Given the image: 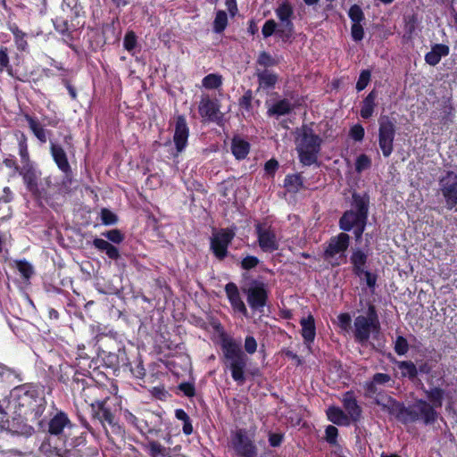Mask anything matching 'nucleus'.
<instances>
[{
	"mask_svg": "<svg viewBox=\"0 0 457 457\" xmlns=\"http://www.w3.org/2000/svg\"><path fill=\"white\" fill-rule=\"evenodd\" d=\"M220 347L223 353V363L230 370L231 377L238 386L245 383V370L248 357L242 350L241 341L223 336L220 339Z\"/></svg>",
	"mask_w": 457,
	"mask_h": 457,
	"instance_id": "1",
	"label": "nucleus"
},
{
	"mask_svg": "<svg viewBox=\"0 0 457 457\" xmlns=\"http://www.w3.org/2000/svg\"><path fill=\"white\" fill-rule=\"evenodd\" d=\"M9 405L19 416L29 412L34 414V418H39L46 410V402L40 396L37 389L31 385L16 386L11 392Z\"/></svg>",
	"mask_w": 457,
	"mask_h": 457,
	"instance_id": "2",
	"label": "nucleus"
},
{
	"mask_svg": "<svg viewBox=\"0 0 457 457\" xmlns=\"http://www.w3.org/2000/svg\"><path fill=\"white\" fill-rule=\"evenodd\" d=\"M295 134V149L300 162L305 166L316 163L322 143L320 137L307 125L297 129Z\"/></svg>",
	"mask_w": 457,
	"mask_h": 457,
	"instance_id": "3",
	"label": "nucleus"
},
{
	"mask_svg": "<svg viewBox=\"0 0 457 457\" xmlns=\"http://www.w3.org/2000/svg\"><path fill=\"white\" fill-rule=\"evenodd\" d=\"M402 413L399 421L403 424L421 421L428 426L434 424L438 418V412L433 405L422 399L416 400L407 407L403 404Z\"/></svg>",
	"mask_w": 457,
	"mask_h": 457,
	"instance_id": "4",
	"label": "nucleus"
},
{
	"mask_svg": "<svg viewBox=\"0 0 457 457\" xmlns=\"http://www.w3.org/2000/svg\"><path fill=\"white\" fill-rule=\"evenodd\" d=\"M380 330L379 318L376 307L371 303H368L366 315H359L353 322V336L356 342L366 344L370 334H378Z\"/></svg>",
	"mask_w": 457,
	"mask_h": 457,
	"instance_id": "5",
	"label": "nucleus"
},
{
	"mask_svg": "<svg viewBox=\"0 0 457 457\" xmlns=\"http://www.w3.org/2000/svg\"><path fill=\"white\" fill-rule=\"evenodd\" d=\"M275 13L279 21L278 23V37L283 43H292L295 37V25L293 22L295 12L289 0H280L278 2Z\"/></svg>",
	"mask_w": 457,
	"mask_h": 457,
	"instance_id": "6",
	"label": "nucleus"
},
{
	"mask_svg": "<svg viewBox=\"0 0 457 457\" xmlns=\"http://www.w3.org/2000/svg\"><path fill=\"white\" fill-rule=\"evenodd\" d=\"M396 121L386 115L378 119V145L385 157L390 156L394 151V140L396 132Z\"/></svg>",
	"mask_w": 457,
	"mask_h": 457,
	"instance_id": "7",
	"label": "nucleus"
},
{
	"mask_svg": "<svg viewBox=\"0 0 457 457\" xmlns=\"http://www.w3.org/2000/svg\"><path fill=\"white\" fill-rule=\"evenodd\" d=\"M242 290L246 295V300L250 308L262 312L268 302V290L265 284L253 279L247 287H243Z\"/></svg>",
	"mask_w": 457,
	"mask_h": 457,
	"instance_id": "8",
	"label": "nucleus"
},
{
	"mask_svg": "<svg viewBox=\"0 0 457 457\" xmlns=\"http://www.w3.org/2000/svg\"><path fill=\"white\" fill-rule=\"evenodd\" d=\"M23 179L26 188L37 198H46V191L38 186V179L41 175L33 162L24 163L21 165L18 172Z\"/></svg>",
	"mask_w": 457,
	"mask_h": 457,
	"instance_id": "9",
	"label": "nucleus"
},
{
	"mask_svg": "<svg viewBox=\"0 0 457 457\" xmlns=\"http://www.w3.org/2000/svg\"><path fill=\"white\" fill-rule=\"evenodd\" d=\"M235 237V232L228 228H222L212 234L210 249L219 261L228 256V247Z\"/></svg>",
	"mask_w": 457,
	"mask_h": 457,
	"instance_id": "10",
	"label": "nucleus"
},
{
	"mask_svg": "<svg viewBox=\"0 0 457 457\" xmlns=\"http://www.w3.org/2000/svg\"><path fill=\"white\" fill-rule=\"evenodd\" d=\"M439 189L445 198L446 208L453 209L457 205V174L447 170L438 181Z\"/></svg>",
	"mask_w": 457,
	"mask_h": 457,
	"instance_id": "11",
	"label": "nucleus"
},
{
	"mask_svg": "<svg viewBox=\"0 0 457 457\" xmlns=\"http://www.w3.org/2000/svg\"><path fill=\"white\" fill-rule=\"evenodd\" d=\"M231 445L237 457H257L258 449L245 430H237L231 437Z\"/></svg>",
	"mask_w": 457,
	"mask_h": 457,
	"instance_id": "12",
	"label": "nucleus"
},
{
	"mask_svg": "<svg viewBox=\"0 0 457 457\" xmlns=\"http://www.w3.org/2000/svg\"><path fill=\"white\" fill-rule=\"evenodd\" d=\"M91 413L94 419L98 420L103 425L107 422L112 428L113 432L120 434L121 428L119 426L115 415L107 407V399L96 400L89 403Z\"/></svg>",
	"mask_w": 457,
	"mask_h": 457,
	"instance_id": "13",
	"label": "nucleus"
},
{
	"mask_svg": "<svg viewBox=\"0 0 457 457\" xmlns=\"http://www.w3.org/2000/svg\"><path fill=\"white\" fill-rule=\"evenodd\" d=\"M255 232L258 245L262 252L272 253L278 249L279 243L271 226L266 223H258L255 225Z\"/></svg>",
	"mask_w": 457,
	"mask_h": 457,
	"instance_id": "14",
	"label": "nucleus"
},
{
	"mask_svg": "<svg viewBox=\"0 0 457 457\" xmlns=\"http://www.w3.org/2000/svg\"><path fill=\"white\" fill-rule=\"evenodd\" d=\"M349 245L350 236L345 232H341L338 235L332 237L327 243V246L324 250V259L327 261H332L337 255L345 257V253L348 249Z\"/></svg>",
	"mask_w": 457,
	"mask_h": 457,
	"instance_id": "15",
	"label": "nucleus"
},
{
	"mask_svg": "<svg viewBox=\"0 0 457 457\" xmlns=\"http://www.w3.org/2000/svg\"><path fill=\"white\" fill-rule=\"evenodd\" d=\"M50 153L58 169L63 173L62 186L67 187L72 181L71 167L69 163L67 154L62 146L57 143H50Z\"/></svg>",
	"mask_w": 457,
	"mask_h": 457,
	"instance_id": "16",
	"label": "nucleus"
},
{
	"mask_svg": "<svg viewBox=\"0 0 457 457\" xmlns=\"http://www.w3.org/2000/svg\"><path fill=\"white\" fill-rule=\"evenodd\" d=\"M265 105L267 107V116L276 119L291 113L295 107L287 98L270 99L265 102Z\"/></svg>",
	"mask_w": 457,
	"mask_h": 457,
	"instance_id": "17",
	"label": "nucleus"
},
{
	"mask_svg": "<svg viewBox=\"0 0 457 457\" xmlns=\"http://www.w3.org/2000/svg\"><path fill=\"white\" fill-rule=\"evenodd\" d=\"M73 427L68 414L62 410H57L48 422V432L50 435L61 436L65 428Z\"/></svg>",
	"mask_w": 457,
	"mask_h": 457,
	"instance_id": "18",
	"label": "nucleus"
},
{
	"mask_svg": "<svg viewBox=\"0 0 457 457\" xmlns=\"http://www.w3.org/2000/svg\"><path fill=\"white\" fill-rule=\"evenodd\" d=\"M342 403L345 411V412L348 415L350 421L353 423L360 421L362 410L361 407L358 404L353 391H347L343 395Z\"/></svg>",
	"mask_w": 457,
	"mask_h": 457,
	"instance_id": "19",
	"label": "nucleus"
},
{
	"mask_svg": "<svg viewBox=\"0 0 457 457\" xmlns=\"http://www.w3.org/2000/svg\"><path fill=\"white\" fill-rule=\"evenodd\" d=\"M373 399L374 403L380 406L384 411H387L390 415L395 416L399 420L400 415L403 414V403L396 401L384 393L379 394Z\"/></svg>",
	"mask_w": 457,
	"mask_h": 457,
	"instance_id": "20",
	"label": "nucleus"
},
{
	"mask_svg": "<svg viewBox=\"0 0 457 457\" xmlns=\"http://www.w3.org/2000/svg\"><path fill=\"white\" fill-rule=\"evenodd\" d=\"M188 136L189 129L187 127L186 118L183 115H179L176 120L173 136L176 149L179 153H181L186 148Z\"/></svg>",
	"mask_w": 457,
	"mask_h": 457,
	"instance_id": "21",
	"label": "nucleus"
},
{
	"mask_svg": "<svg viewBox=\"0 0 457 457\" xmlns=\"http://www.w3.org/2000/svg\"><path fill=\"white\" fill-rule=\"evenodd\" d=\"M225 292L227 294V296L229 300L231 306L236 311L242 313L245 317H247L248 312L245 307V304L241 299L237 286L233 282H229L225 286Z\"/></svg>",
	"mask_w": 457,
	"mask_h": 457,
	"instance_id": "22",
	"label": "nucleus"
},
{
	"mask_svg": "<svg viewBox=\"0 0 457 457\" xmlns=\"http://www.w3.org/2000/svg\"><path fill=\"white\" fill-rule=\"evenodd\" d=\"M368 218L361 216L354 210L345 211L339 219V228L343 231H351L354 226L367 222Z\"/></svg>",
	"mask_w": 457,
	"mask_h": 457,
	"instance_id": "23",
	"label": "nucleus"
},
{
	"mask_svg": "<svg viewBox=\"0 0 457 457\" xmlns=\"http://www.w3.org/2000/svg\"><path fill=\"white\" fill-rule=\"evenodd\" d=\"M368 257V253L361 248H355L352 252L350 262L353 266V272L359 278H361L366 270Z\"/></svg>",
	"mask_w": 457,
	"mask_h": 457,
	"instance_id": "24",
	"label": "nucleus"
},
{
	"mask_svg": "<svg viewBox=\"0 0 457 457\" xmlns=\"http://www.w3.org/2000/svg\"><path fill=\"white\" fill-rule=\"evenodd\" d=\"M450 53L448 46L444 44H435L431 47V51L425 54V62L431 65L436 66L439 63L442 57L447 56Z\"/></svg>",
	"mask_w": 457,
	"mask_h": 457,
	"instance_id": "25",
	"label": "nucleus"
},
{
	"mask_svg": "<svg viewBox=\"0 0 457 457\" xmlns=\"http://www.w3.org/2000/svg\"><path fill=\"white\" fill-rule=\"evenodd\" d=\"M199 113L202 117L207 118L210 120L217 119L219 108L215 102L211 100L208 96H203L198 106Z\"/></svg>",
	"mask_w": 457,
	"mask_h": 457,
	"instance_id": "26",
	"label": "nucleus"
},
{
	"mask_svg": "<svg viewBox=\"0 0 457 457\" xmlns=\"http://www.w3.org/2000/svg\"><path fill=\"white\" fill-rule=\"evenodd\" d=\"M300 325L302 327V337L306 345L312 344L316 336V328H315V320L312 315H309L306 318H303L300 320Z\"/></svg>",
	"mask_w": 457,
	"mask_h": 457,
	"instance_id": "27",
	"label": "nucleus"
},
{
	"mask_svg": "<svg viewBox=\"0 0 457 457\" xmlns=\"http://www.w3.org/2000/svg\"><path fill=\"white\" fill-rule=\"evenodd\" d=\"M353 209L361 216L368 218L369 214V204L370 197L367 194L361 195L358 193H353Z\"/></svg>",
	"mask_w": 457,
	"mask_h": 457,
	"instance_id": "28",
	"label": "nucleus"
},
{
	"mask_svg": "<svg viewBox=\"0 0 457 457\" xmlns=\"http://www.w3.org/2000/svg\"><path fill=\"white\" fill-rule=\"evenodd\" d=\"M92 245L98 251L104 252L106 255L112 260H117L120 258L119 249L107 240L96 237L93 240Z\"/></svg>",
	"mask_w": 457,
	"mask_h": 457,
	"instance_id": "29",
	"label": "nucleus"
},
{
	"mask_svg": "<svg viewBox=\"0 0 457 457\" xmlns=\"http://www.w3.org/2000/svg\"><path fill=\"white\" fill-rule=\"evenodd\" d=\"M328 419L338 426H349L351 421L348 415L339 407L330 406L327 410Z\"/></svg>",
	"mask_w": 457,
	"mask_h": 457,
	"instance_id": "30",
	"label": "nucleus"
},
{
	"mask_svg": "<svg viewBox=\"0 0 457 457\" xmlns=\"http://www.w3.org/2000/svg\"><path fill=\"white\" fill-rule=\"evenodd\" d=\"M250 151V144L238 137H235L231 142V152L237 160H244Z\"/></svg>",
	"mask_w": 457,
	"mask_h": 457,
	"instance_id": "31",
	"label": "nucleus"
},
{
	"mask_svg": "<svg viewBox=\"0 0 457 457\" xmlns=\"http://www.w3.org/2000/svg\"><path fill=\"white\" fill-rule=\"evenodd\" d=\"M25 120L28 122V125L30 130L33 132L35 137L41 142L46 143L47 141V136L50 133L48 130L45 129L40 122L34 117L25 114Z\"/></svg>",
	"mask_w": 457,
	"mask_h": 457,
	"instance_id": "32",
	"label": "nucleus"
},
{
	"mask_svg": "<svg viewBox=\"0 0 457 457\" xmlns=\"http://www.w3.org/2000/svg\"><path fill=\"white\" fill-rule=\"evenodd\" d=\"M378 94L375 90L370 91L368 96L363 99L361 104V108L360 111V114L363 119H370L374 112V108L376 106L375 101L377 99Z\"/></svg>",
	"mask_w": 457,
	"mask_h": 457,
	"instance_id": "33",
	"label": "nucleus"
},
{
	"mask_svg": "<svg viewBox=\"0 0 457 457\" xmlns=\"http://www.w3.org/2000/svg\"><path fill=\"white\" fill-rule=\"evenodd\" d=\"M256 76L258 78L260 87L262 88L274 87L278 81L277 74L268 69H264L262 71L257 70Z\"/></svg>",
	"mask_w": 457,
	"mask_h": 457,
	"instance_id": "34",
	"label": "nucleus"
},
{
	"mask_svg": "<svg viewBox=\"0 0 457 457\" xmlns=\"http://www.w3.org/2000/svg\"><path fill=\"white\" fill-rule=\"evenodd\" d=\"M16 137L18 140L19 155L21 157V163L24 164V163L32 162L29 159L27 137L25 136L24 133L19 132L18 134H16Z\"/></svg>",
	"mask_w": 457,
	"mask_h": 457,
	"instance_id": "35",
	"label": "nucleus"
},
{
	"mask_svg": "<svg viewBox=\"0 0 457 457\" xmlns=\"http://www.w3.org/2000/svg\"><path fill=\"white\" fill-rule=\"evenodd\" d=\"M284 186L288 192L296 193L303 187V180L300 174L287 175Z\"/></svg>",
	"mask_w": 457,
	"mask_h": 457,
	"instance_id": "36",
	"label": "nucleus"
},
{
	"mask_svg": "<svg viewBox=\"0 0 457 457\" xmlns=\"http://www.w3.org/2000/svg\"><path fill=\"white\" fill-rule=\"evenodd\" d=\"M397 367L401 371L403 377H407L413 379L418 375L417 366L411 361H397Z\"/></svg>",
	"mask_w": 457,
	"mask_h": 457,
	"instance_id": "37",
	"label": "nucleus"
},
{
	"mask_svg": "<svg viewBox=\"0 0 457 457\" xmlns=\"http://www.w3.org/2000/svg\"><path fill=\"white\" fill-rule=\"evenodd\" d=\"M429 403L433 405L435 410L441 408L443 404L444 391L439 387H434L426 392Z\"/></svg>",
	"mask_w": 457,
	"mask_h": 457,
	"instance_id": "38",
	"label": "nucleus"
},
{
	"mask_svg": "<svg viewBox=\"0 0 457 457\" xmlns=\"http://www.w3.org/2000/svg\"><path fill=\"white\" fill-rule=\"evenodd\" d=\"M228 26V15L225 11L219 10L213 21L212 29L215 33H222Z\"/></svg>",
	"mask_w": 457,
	"mask_h": 457,
	"instance_id": "39",
	"label": "nucleus"
},
{
	"mask_svg": "<svg viewBox=\"0 0 457 457\" xmlns=\"http://www.w3.org/2000/svg\"><path fill=\"white\" fill-rule=\"evenodd\" d=\"M14 36V41L17 48L25 51L28 48V42L26 40V34L22 32L17 25H12L10 28Z\"/></svg>",
	"mask_w": 457,
	"mask_h": 457,
	"instance_id": "40",
	"label": "nucleus"
},
{
	"mask_svg": "<svg viewBox=\"0 0 457 457\" xmlns=\"http://www.w3.org/2000/svg\"><path fill=\"white\" fill-rule=\"evenodd\" d=\"M175 417L183 422V433L187 436L193 433V426L190 417L182 409H177L175 411Z\"/></svg>",
	"mask_w": 457,
	"mask_h": 457,
	"instance_id": "41",
	"label": "nucleus"
},
{
	"mask_svg": "<svg viewBox=\"0 0 457 457\" xmlns=\"http://www.w3.org/2000/svg\"><path fill=\"white\" fill-rule=\"evenodd\" d=\"M202 84L207 89H216L222 84V76L215 73L208 74L203 79Z\"/></svg>",
	"mask_w": 457,
	"mask_h": 457,
	"instance_id": "42",
	"label": "nucleus"
},
{
	"mask_svg": "<svg viewBox=\"0 0 457 457\" xmlns=\"http://www.w3.org/2000/svg\"><path fill=\"white\" fill-rule=\"evenodd\" d=\"M15 267L26 280H29L34 274V269L32 265L26 260L15 261Z\"/></svg>",
	"mask_w": 457,
	"mask_h": 457,
	"instance_id": "43",
	"label": "nucleus"
},
{
	"mask_svg": "<svg viewBox=\"0 0 457 457\" xmlns=\"http://www.w3.org/2000/svg\"><path fill=\"white\" fill-rule=\"evenodd\" d=\"M146 447L152 457H166L168 455L167 449L156 441H150Z\"/></svg>",
	"mask_w": 457,
	"mask_h": 457,
	"instance_id": "44",
	"label": "nucleus"
},
{
	"mask_svg": "<svg viewBox=\"0 0 457 457\" xmlns=\"http://www.w3.org/2000/svg\"><path fill=\"white\" fill-rule=\"evenodd\" d=\"M256 62L258 65L262 66L265 69H267L268 67L276 66L278 64L276 59L266 51H262L259 54Z\"/></svg>",
	"mask_w": 457,
	"mask_h": 457,
	"instance_id": "45",
	"label": "nucleus"
},
{
	"mask_svg": "<svg viewBox=\"0 0 457 457\" xmlns=\"http://www.w3.org/2000/svg\"><path fill=\"white\" fill-rule=\"evenodd\" d=\"M348 16L351 19L353 24L361 23L364 21V13L361 8L358 4H353L348 11Z\"/></svg>",
	"mask_w": 457,
	"mask_h": 457,
	"instance_id": "46",
	"label": "nucleus"
},
{
	"mask_svg": "<svg viewBox=\"0 0 457 457\" xmlns=\"http://www.w3.org/2000/svg\"><path fill=\"white\" fill-rule=\"evenodd\" d=\"M101 236L107 238L113 244H120L125 238L124 234L117 228L104 231L101 234Z\"/></svg>",
	"mask_w": 457,
	"mask_h": 457,
	"instance_id": "47",
	"label": "nucleus"
},
{
	"mask_svg": "<svg viewBox=\"0 0 457 457\" xmlns=\"http://www.w3.org/2000/svg\"><path fill=\"white\" fill-rule=\"evenodd\" d=\"M278 24L273 19L266 21L262 28V33L263 37H270L273 34H276L278 36Z\"/></svg>",
	"mask_w": 457,
	"mask_h": 457,
	"instance_id": "48",
	"label": "nucleus"
},
{
	"mask_svg": "<svg viewBox=\"0 0 457 457\" xmlns=\"http://www.w3.org/2000/svg\"><path fill=\"white\" fill-rule=\"evenodd\" d=\"M395 351L398 355H404L409 351V344L403 336L396 337L395 341Z\"/></svg>",
	"mask_w": 457,
	"mask_h": 457,
	"instance_id": "49",
	"label": "nucleus"
},
{
	"mask_svg": "<svg viewBox=\"0 0 457 457\" xmlns=\"http://www.w3.org/2000/svg\"><path fill=\"white\" fill-rule=\"evenodd\" d=\"M137 38L134 31H128L124 37L123 46L124 48L131 52L137 46Z\"/></svg>",
	"mask_w": 457,
	"mask_h": 457,
	"instance_id": "50",
	"label": "nucleus"
},
{
	"mask_svg": "<svg viewBox=\"0 0 457 457\" xmlns=\"http://www.w3.org/2000/svg\"><path fill=\"white\" fill-rule=\"evenodd\" d=\"M371 165V161L370 159L369 156H367L366 154H362L361 155H359L356 159V162H355V170L358 172V173H361V171L369 169Z\"/></svg>",
	"mask_w": 457,
	"mask_h": 457,
	"instance_id": "51",
	"label": "nucleus"
},
{
	"mask_svg": "<svg viewBox=\"0 0 457 457\" xmlns=\"http://www.w3.org/2000/svg\"><path fill=\"white\" fill-rule=\"evenodd\" d=\"M363 388L365 390V396L368 398H374L375 396L383 393L380 386H377L370 381L365 382Z\"/></svg>",
	"mask_w": 457,
	"mask_h": 457,
	"instance_id": "52",
	"label": "nucleus"
},
{
	"mask_svg": "<svg viewBox=\"0 0 457 457\" xmlns=\"http://www.w3.org/2000/svg\"><path fill=\"white\" fill-rule=\"evenodd\" d=\"M371 73L369 70H363L358 79L356 83V89L358 92L363 90L369 84L370 80Z\"/></svg>",
	"mask_w": 457,
	"mask_h": 457,
	"instance_id": "53",
	"label": "nucleus"
},
{
	"mask_svg": "<svg viewBox=\"0 0 457 457\" xmlns=\"http://www.w3.org/2000/svg\"><path fill=\"white\" fill-rule=\"evenodd\" d=\"M260 262V260L253 255H246L240 262V266L243 270H250L255 268Z\"/></svg>",
	"mask_w": 457,
	"mask_h": 457,
	"instance_id": "54",
	"label": "nucleus"
},
{
	"mask_svg": "<svg viewBox=\"0 0 457 457\" xmlns=\"http://www.w3.org/2000/svg\"><path fill=\"white\" fill-rule=\"evenodd\" d=\"M101 220L104 225H113L117 222L118 218L112 212L104 208L101 211Z\"/></svg>",
	"mask_w": 457,
	"mask_h": 457,
	"instance_id": "55",
	"label": "nucleus"
},
{
	"mask_svg": "<svg viewBox=\"0 0 457 457\" xmlns=\"http://www.w3.org/2000/svg\"><path fill=\"white\" fill-rule=\"evenodd\" d=\"M365 131L361 124L353 125L349 131V136L355 141H361L364 137Z\"/></svg>",
	"mask_w": 457,
	"mask_h": 457,
	"instance_id": "56",
	"label": "nucleus"
},
{
	"mask_svg": "<svg viewBox=\"0 0 457 457\" xmlns=\"http://www.w3.org/2000/svg\"><path fill=\"white\" fill-rule=\"evenodd\" d=\"M54 26L55 30L62 35H66L69 32V23L68 21L65 19H62L61 17L55 18V20L54 21Z\"/></svg>",
	"mask_w": 457,
	"mask_h": 457,
	"instance_id": "57",
	"label": "nucleus"
},
{
	"mask_svg": "<svg viewBox=\"0 0 457 457\" xmlns=\"http://www.w3.org/2000/svg\"><path fill=\"white\" fill-rule=\"evenodd\" d=\"M325 434H326V436H325L326 441L329 445H334L337 444L338 429L335 426H332V425L328 426L326 428Z\"/></svg>",
	"mask_w": 457,
	"mask_h": 457,
	"instance_id": "58",
	"label": "nucleus"
},
{
	"mask_svg": "<svg viewBox=\"0 0 457 457\" xmlns=\"http://www.w3.org/2000/svg\"><path fill=\"white\" fill-rule=\"evenodd\" d=\"M252 100L253 95L251 90H247L244 96L239 99V106L245 110L246 112H250L252 110Z\"/></svg>",
	"mask_w": 457,
	"mask_h": 457,
	"instance_id": "59",
	"label": "nucleus"
},
{
	"mask_svg": "<svg viewBox=\"0 0 457 457\" xmlns=\"http://www.w3.org/2000/svg\"><path fill=\"white\" fill-rule=\"evenodd\" d=\"M351 321V316L347 312L340 313L337 316L338 326L340 327L341 329L345 331H348L350 329Z\"/></svg>",
	"mask_w": 457,
	"mask_h": 457,
	"instance_id": "60",
	"label": "nucleus"
},
{
	"mask_svg": "<svg viewBox=\"0 0 457 457\" xmlns=\"http://www.w3.org/2000/svg\"><path fill=\"white\" fill-rule=\"evenodd\" d=\"M351 35L354 41H361L364 37V30L361 23L352 24Z\"/></svg>",
	"mask_w": 457,
	"mask_h": 457,
	"instance_id": "61",
	"label": "nucleus"
},
{
	"mask_svg": "<svg viewBox=\"0 0 457 457\" xmlns=\"http://www.w3.org/2000/svg\"><path fill=\"white\" fill-rule=\"evenodd\" d=\"M391 381V377L386 373H376L370 380L371 383L377 386H385Z\"/></svg>",
	"mask_w": 457,
	"mask_h": 457,
	"instance_id": "62",
	"label": "nucleus"
},
{
	"mask_svg": "<svg viewBox=\"0 0 457 457\" xmlns=\"http://www.w3.org/2000/svg\"><path fill=\"white\" fill-rule=\"evenodd\" d=\"M245 351L249 354H253L257 350V342L253 336H247L245 339Z\"/></svg>",
	"mask_w": 457,
	"mask_h": 457,
	"instance_id": "63",
	"label": "nucleus"
},
{
	"mask_svg": "<svg viewBox=\"0 0 457 457\" xmlns=\"http://www.w3.org/2000/svg\"><path fill=\"white\" fill-rule=\"evenodd\" d=\"M0 377L4 379H10L12 377H15L19 381L21 380L20 375L14 370L6 366H0Z\"/></svg>",
	"mask_w": 457,
	"mask_h": 457,
	"instance_id": "64",
	"label": "nucleus"
}]
</instances>
